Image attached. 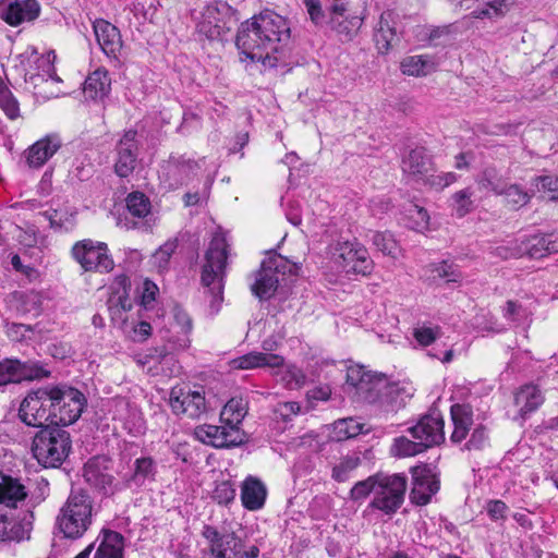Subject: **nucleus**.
Segmentation results:
<instances>
[{
  "label": "nucleus",
  "mask_w": 558,
  "mask_h": 558,
  "mask_svg": "<svg viewBox=\"0 0 558 558\" xmlns=\"http://www.w3.org/2000/svg\"><path fill=\"white\" fill-rule=\"evenodd\" d=\"M290 37L289 21L274 11L265 10L241 23L235 46L245 59L274 69L287 64L286 46Z\"/></svg>",
  "instance_id": "obj_1"
},
{
  "label": "nucleus",
  "mask_w": 558,
  "mask_h": 558,
  "mask_svg": "<svg viewBox=\"0 0 558 558\" xmlns=\"http://www.w3.org/2000/svg\"><path fill=\"white\" fill-rule=\"evenodd\" d=\"M228 243L226 236L216 233L205 252V263L202 267L201 281L209 298L210 314L219 312L223 301V277L228 258Z\"/></svg>",
  "instance_id": "obj_2"
},
{
  "label": "nucleus",
  "mask_w": 558,
  "mask_h": 558,
  "mask_svg": "<svg viewBox=\"0 0 558 558\" xmlns=\"http://www.w3.org/2000/svg\"><path fill=\"white\" fill-rule=\"evenodd\" d=\"M93 522V499L83 488H72L57 517V526L65 538L78 539Z\"/></svg>",
  "instance_id": "obj_3"
},
{
  "label": "nucleus",
  "mask_w": 558,
  "mask_h": 558,
  "mask_svg": "<svg viewBox=\"0 0 558 558\" xmlns=\"http://www.w3.org/2000/svg\"><path fill=\"white\" fill-rule=\"evenodd\" d=\"M32 451L40 465L58 469L72 451L71 435L62 426H41L33 438Z\"/></svg>",
  "instance_id": "obj_4"
},
{
  "label": "nucleus",
  "mask_w": 558,
  "mask_h": 558,
  "mask_svg": "<svg viewBox=\"0 0 558 558\" xmlns=\"http://www.w3.org/2000/svg\"><path fill=\"white\" fill-rule=\"evenodd\" d=\"M201 535L207 542L202 550L203 558H258L259 548L256 545L244 550L243 539L234 532L215 525L204 524Z\"/></svg>",
  "instance_id": "obj_5"
},
{
  "label": "nucleus",
  "mask_w": 558,
  "mask_h": 558,
  "mask_svg": "<svg viewBox=\"0 0 558 558\" xmlns=\"http://www.w3.org/2000/svg\"><path fill=\"white\" fill-rule=\"evenodd\" d=\"M54 385H46L27 392L19 407L17 416L25 425L41 428L54 425Z\"/></svg>",
  "instance_id": "obj_6"
},
{
  "label": "nucleus",
  "mask_w": 558,
  "mask_h": 558,
  "mask_svg": "<svg viewBox=\"0 0 558 558\" xmlns=\"http://www.w3.org/2000/svg\"><path fill=\"white\" fill-rule=\"evenodd\" d=\"M299 266L290 263L286 257L269 252L256 272L255 281L251 286L252 293L260 301L269 300L277 291L280 276L296 275Z\"/></svg>",
  "instance_id": "obj_7"
},
{
  "label": "nucleus",
  "mask_w": 558,
  "mask_h": 558,
  "mask_svg": "<svg viewBox=\"0 0 558 558\" xmlns=\"http://www.w3.org/2000/svg\"><path fill=\"white\" fill-rule=\"evenodd\" d=\"M408 477L404 474H385L378 472L375 495L368 508L378 510L388 517L398 512L404 502Z\"/></svg>",
  "instance_id": "obj_8"
},
{
  "label": "nucleus",
  "mask_w": 558,
  "mask_h": 558,
  "mask_svg": "<svg viewBox=\"0 0 558 558\" xmlns=\"http://www.w3.org/2000/svg\"><path fill=\"white\" fill-rule=\"evenodd\" d=\"M236 22V11L227 2H219L205 8L196 29L209 40L223 41Z\"/></svg>",
  "instance_id": "obj_9"
},
{
  "label": "nucleus",
  "mask_w": 558,
  "mask_h": 558,
  "mask_svg": "<svg viewBox=\"0 0 558 558\" xmlns=\"http://www.w3.org/2000/svg\"><path fill=\"white\" fill-rule=\"evenodd\" d=\"M108 252V245L105 242L92 239L77 241L71 248L73 259L86 272L107 274L113 270L114 262Z\"/></svg>",
  "instance_id": "obj_10"
},
{
  "label": "nucleus",
  "mask_w": 558,
  "mask_h": 558,
  "mask_svg": "<svg viewBox=\"0 0 558 558\" xmlns=\"http://www.w3.org/2000/svg\"><path fill=\"white\" fill-rule=\"evenodd\" d=\"M56 417L54 425L68 426L75 423L87 405L85 395L66 384L54 385Z\"/></svg>",
  "instance_id": "obj_11"
},
{
  "label": "nucleus",
  "mask_w": 558,
  "mask_h": 558,
  "mask_svg": "<svg viewBox=\"0 0 558 558\" xmlns=\"http://www.w3.org/2000/svg\"><path fill=\"white\" fill-rule=\"evenodd\" d=\"M410 473L412 477L410 500L415 506H426L440 488V480L436 466L422 463L412 466Z\"/></svg>",
  "instance_id": "obj_12"
},
{
  "label": "nucleus",
  "mask_w": 558,
  "mask_h": 558,
  "mask_svg": "<svg viewBox=\"0 0 558 558\" xmlns=\"http://www.w3.org/2000/svg\"><path fill=\"white\" fill-rule=\"evenodd\" d=\"M196 438L215 448H233L247 442L248 437L241 428L223 423L221 426L203 424L195 428Z\"/></svg>",
  "instance_id": "obj_13"
},
{
  "label": "nucleus",
  "mask_w": 558,
  "mask_h": 558,
  "mask_svg": "<svg viewBox=\"0 0 558 558\" xmlns=\"http://www.w3.org/2000/svg\"><path fill=\"white\" fill-rule=\"evenodd\" d=\"M137 135L136 130H126L114 146L116 161L113 169L114 173L120 178L130 177L136 168L140 155Z\"/></svg>",
  "instance_id": "obj_14"
},
{
  "label": "nucleus",
  "mask_w": 558,
  "mask_h": 558,
  "mask_svg": "<svg viewBox=\"0 0 558 558\" xmlns=\"http://www.w3.org/2000/svg\"><path fill=\"white\" fill-rule=\"evenodd\" d=\"M445 422L441 414L434 410L421 416L417 423L408 428L411 436L424 445V449L445 441Z\"/></svg>",
  "instance_id": "obj_15"
},
{
  "label": "nucleus",
  "mask_w": 558,
  "mask_h": 558,
  "mask_svg": "<svg viewBox=\"0 0 558 558\" xmlns=\"http://www.w3.org/2000/svg\"><path fill=\"white\" fill-rule=\"evenodd\" d=\"M37 0H0V20L12 27L34 22L40 15Z\"/></svg>",
  "instance_id": "obj_16"
},
{
  "label": "nucleus",
  "mask_w": 558,
  "mask_h": 558,
  "mask_svg": "<svg viewBox=\"0 0 558 558\" xmlns=\"http://www.w3.org/2000/svg\"><path fill=\"white\" fill-rule=\"evenodd\" d=\"M384 385V377L372 374L363 366H351L347 371V386L364 402L375 403L378 389Z\"/></svg>",
  "instance_id": "obj_17"
},
{
  "label": "nucleus",
  "mask_w": 558,
  "mask_h": 558,
  "mask_svg": "<svg viewBox=\"0 0 558 558\" xmlns=\"http://www.w3.org/2000/svg\"><path fill=\"white\" fill-rule=\"evenodd\" d=\"M555 253H558V233H534L522 236L517 253H512L511 256L539 259Z\"/></svg>",
  "instance_id": "obj_18"
},
{
  "label": "nucleus",
  "mask_w": 558,
  "mask_h": 558,
  "mask_svg": "<svg viewBox=\"0 0 558 558\" xmlns=\"http://www.w3.org/2000/svg\"><path fill=\"white\" fill-rule=\"evenodd\" d=\"M362 24L363 17L347 14L344 3H333L328 8L325 26L335 32L341 40H351L357 34Z\"/></svg>",
  "instance_id": "obj_19"
},
{
  "label": "nucleus",
  "mask_w": 558,
  "mask_h": 558,
  "mask_svg": "<svg viewBox=\"0 0 558 558\" xmlns=\"http://www.w3.org/2000/svg\"><path fill=\"white\" fill-rule=\"evenodd\" d=\"M376 392L375 403H379L386 412H397L413 397L414 388L404 381L388 383L384 377V385Z\"/></svg>",
  "instance_id": "obj_20"
},
{
  "label": "nucleus",
  "mask_w": 558,
  "mask_h": 558,
  "mask_svg": "<svg viewBox=\"0 0 558 558\" xmlns=\"http://www.w3.org/2000/svg\"><path fill=\"white\" fill-rule=\"evenodd\" d=\"M110 463V458L95 456L85 463L83 469L85 481L106 495L109 493L113 494L112 485L114 477L109 473Z\"/></svg>",
  "instance_id": "obj_21"
},
{
  "label": "nucleus",
  "mask_w": 558,
  "mask_h": 558,
  "mask_svg": "<svg viewBox=\"0 0 558 558\" xmlns=\"http://www.w3.org/2000/svg\"><path fill=\"white\" fill-rule=\"evenodd\" d=\"M170 405L174 414H185L191 418H197L206 412L205 396L201 391H183L182 388H173L170 392Z\"/></svg>",
  "instance_id": "obj_22"
},
{
  "label": "nucleus",
  "mask_w": 558,
  "mask_h": 558,
  "mask_svg": "<svg viewBox=\"0 0 558 558\" xmlns=\"http://www.w3.org/2000/svg\"><path fill=\"white\" fill-rule=\"evenodd\" d=\"M93 29L102 52L112 59H118L122 49V38L118 27L104 19H97L93 23Z\"/></svg>",
  "instance_id": "obj_23"
},
{
  "label": "nucleus",
  "mask_w": 558,
  "mask_h": 558,
  "mask_svg": "<svg viewBox=\"0 0 558 558\" xmlns=\"http://www.w3.org/2000/svg\"><path fill=\"white\" fill-rule=\"evenodd\" d=\"M61 147V140L58 135H47L35 142L23 154L25 162L29 168L43 167Z\"/></svg>",
  "instance_id": "obj_24"
},
{
  "label": "nucleus",
  "mask_w": 558,
  "mask_h": 558,
  "mask_svg": "<svg viewBox=\"0 0 558 558\" xmlns=\"http://www.w3.org/2000/svg\"><path fill=\"white\" fill-rule=\"evenodd\" d=\"M401 168L405 175L421 182L428 172L434 171V162L424 147H415L402 158Z\"/></svg>",
  "instance_id": "obj_25"
},
{
  "label": "nucleus",
  "mask_w": 558,
  "mask_h": 558,
  "mask_svg": "<svg viewBox=\"0 0 558 558\" xmlns=\"http://www.w3.org/2000/svg\"><path fill=\"white\" fill-rule=\"evenodd\" d=\"M398 15L392 10H386L380 14L374 31V41L378 53H387L395 41H398L396 22Z\"/></svg>",
  "instance_id": "obj_26"
},
{
  "label": "nucleus",
  "mask_w": 558,
  "mask_h": 558,
  "mask_svg": "<svg viewBox=\"0 0 558 558\" xmlns=\"http://www.w3.org/2000/svg\"><path fill=\"white\" fill-rule=\"evenodd\" d=\"M544 402V396L536 385L527 384L522 386L514 395V404L519 408L518 416L525 421Z\"/></svg>",
  "instance_id": "obj_27"
},
{
  "label": "nucleus",
  "mask_w": 558,
  "mask_h": 558,
  "mask_svg": "<svg viewBox=\"0 0 558 558\" xmlns=\"http://www.w3.org/2000/svg\"><path fill=\"white\" fill-rule=\"evenodd\" d=\"M267 497L265 484L257 477L248 475L241 485V501L245 509L256 511L264 507Z\"/></svg>",
  "instance_id": "obj_28"
},
{
  "label": "nucleus",
  "mask_w": 558,
  "mask_h": 558,
  "mask_svg": "<svg viewBox=\"0 0 558 558\" xmlns=\"http://www.w3.org/2000/svg\"><path fill=\"white\" fill-rule=\"evenodd\" d=\"M157 475V462L150 456L135 459L132 473L124 478L125 486L129 488H140L147 482H154Z\"/></svg>",
  "instance_id": "obj_29"
},
{
  "label": "nucleus",
  "mask_w": 558,
  "mask_h": 558,
  "mask_svg": "<svg viewBox=\"0 0 558 558\" xmlns=\"http://www.w3.org/2000/svg\"><path fill=\"white\" fill-rule=\"evenodd\" d=\"M31 530V522L17 520L0 509V541L21 542L29 537Z\"/></svg>",
  "instance_id": "obj_30"
},
{
  "label": "nucleus",
  "mask_w": 558,
  "mask_h": 558,
  "mask_svg": "<svg viewBox=\"0 0 558 558\" xmlns=\"http://www.w3.org/2000/svg\"><path fill=\"white\" fill-rule=\"evenodd\" d=\"M26 497V488L20 478L0 471V504L9 508H16L17 504Z\"/></svg>",
  "instance_id": "obj_31"
},
{
  "label": "nucleus",
  "mask_w": 558,
  "mask_h": 558,
  "mask_svg": "<svg viewBox=\"0 0 558 558\" xmlns=\"http://www.w3.org/2000/svg\"><path fill=\"white\" fill-rule=\"evenodd\" d=\"M111 89V80L106 69L99 68L92 72L84 82L86 99L98 100L107 97Z\"/></svg>",
  "instance_id": "obj_32"
},
{
  "label": "nucleus",
  "mask_w": 558,
  "mask_h": 558,
  "mask_svg": "<svg viewBox=\"0 0 558 558\" xmlns=\"http://www.w3.org/2000/svg\"><path fill=\"white\" fill-rule=\"evenodd\" d=\"M169 171L179 185L187 184L197 173V161L185 156L171 155L168 160Z\"/></svg>",
  "instance_id": "obj_33"
},
{
  "label": "nucleus",
  "mask_w": 558,
  "mask_h": 558,
  "mask_svg": "<svg viewBox=\"0 0 558 558\" xmlns=\"http://www.w3.org/2000/svg\"><path fill=\"white\" fill-rule=\"evenodd\" d=\"M102 539L94 558H124V536L112 530H102Z\"/></svg>",
  "instance_id": "obj_34"
},
{
  "label": "nucleus",
  "mask_w": 558,
  "mask_h": 558,
  "mask_svg": "<svg viewBox=\"0 0 558 558\" xmlns=\"http://www.w3.org/2000/svg\"><path fill=\"white\" fill-rule=\"evenodd\" d=\"M233 367L240 369H250L262 366L278 367L283 364V357L278 354L250 352L233 360Z\"/></svg>",
  "instance_id": "obj_35"
},
{
  "label": "nucleus",
  "mask_w": 558,
  "mask_h": 558,
  "mask_svg": "<svg viewBox=\"0 0 558 558\" xmlns=\"http://www.w3.org/2000/svg\"><path fill=\"white\" fill-rule=\"evenodd\" d=\"M477 183L481 189L499 195L508 184L507 179L495 165H487L478 175Z\"/></svg>",
  "instance_id": "obj_36"
},
{
  "label": "nucleus",
  "mask_w": 558,
  "mask_h": 558,
  "mask_svg": "<svg viewBox=\"0 0 558 558\" xmlns=\"http://www.w3.org/2000/svg\"><path fill=\"white\" fill-rule=\"evenodd\" d=\"M402 72L412 76H425L435 71L436 64L428 56H411L401 62Z\"/></svg>",
  "instance_id": "obj_37"
},
{
  "label": "nucleus",
  "mask_w": 558,
  "mask_h": 558,
  "mask_svg": "<svg viewBox=\"0 0 558 558\" xmlns=\"http://www.w3.org/2000/svg\"><path fill=\"white\" fill-rule=\"evenodd\" d=\"M247 413L246 402L243 399L229 400L221 413L220 421L229 424L233 428H240V425Z\"/></svg>",
  "instance_id": "obj_38"
},
{
  "label": "nucleus",
  "mask_w": 558,
  "mask_h": 558,
  "mask_svg": "<svg viewBox=\"0 0 558 558\" xmlns=\"http://www.w3.org/2000/svg\"><path fill=\"white\" fill-rule=\"evenodd\" d=\"M499 195L504 197L505 205L513 210L525 206L532 197V194L517 183H508Z\"/></svg>",
  "instance_id": "obj_39"
},
{
  "label": "nucleus",
  "mask_w": 558,
  "mask_h": 558,
  "mask_svg": "<svg viewBox=\"0 0 558 558\" xmlns=\"http://www.w3.org/2000/svg\"><path fill=\"white\" fill-rule=\"evenodd\" d=\"M44 217L49 221L50 227L56 231H72L76 223V213H69L68 210L61 209H49L46 210Z\"/></svg>",
  "instance_id": "obj_40"
},
{
  "label": "nucleus",
  "mask_w": 558,
  "mask_h": 558,
  "mask_svg": "<svg viewBox=\"0 0 558 558\" xmlns=\"http://www.w3.org/2000/svg\"><path fill=\"white\" fill-rule=\"evenodd\" d=\"M51 372L45 367L40 361L19 360V379L22 381H33L50 377Z\"/></svg>",
  "instance_id": "obj_41"
},
{
  "label": "nucleus",
  "mask_w": 558,
  "mask_h": 558,
  "mask_svg": "<svg viewBox=\"0 0 558 558\" xmlns=\"http://www.w3.org/2000/svg\"><path fill=\"white\" fill-rule=\"evenodd\" d=\"M0 108L8 119L15 120L20 117V102L11 89L0 77Z\"/></svg>",
  "instance_id": "obj_42"
},
{
  "label": "nucleus",
  "mask_w": 558,
  "mask_h": 558,
  "mask_svg": "<svg viewBox=\"0 0 558 558\" xmlns=\"http://www.w3.org/2000/svg\"><path fill=\"white\" fill-rule=\"evenodd\" d=\"M362 460L357 454L347 456L332 468L331 477L338 483L347 482L351 473L361 464Z\"/></svg>",
  "instance_id": "obj_43"
},
{
  "label": "nucleus",
  "mask_w": 558,
  "mask_h": 558,
  "mask_svg": "<svg viewBox=\"0 0 558 558\" xmlns=\"http://www.w3.org/2000/svg\"><path fill=\"white\" fill-rule=\"evenodd\" d=\"M126 208L136 218H144L150 213V201L142 192H132L126 197Z\"/></svg>",
  "instance_id": "obj_44"
},
{
  "label": "nucleus",
  "mask_w": 558,
  "mask_h": 558,
  "mask_svg": "<svg viewBox=\"0 0 558 558\" xmlns=\"http://www.w3.org/2000/svg\"><path fill=\"white\" fill-rule=\"evenodd\" d=\"M424 445L418 440L413 441L405 436L395 438L391 446V453L396 457H412L424 452Z\"/></svg>",
  "instance_id": "obj_45"
},
{
  "label": "nucleus",
  "mask_w": 558,
  "mask_h": 558,
  "mask_svg": "<svg viewBox=\"0 0 558 558\" xmlns=\"http://www.w3.org/2000/svg\"><path fill=\"white\" fill-rule=\"evenodd\" d=\"M373 245L384 255L395 256L398 251L393 234L388 231H373L371 235Z\"/></svg>",
  "instance_id": "obj_46"
},
{
  "label": "nucleus",
  "mask_w": 558,
  "mask_h": 558,
  "mask_svg": "<svg viewBox=\"0 0 558 558\" xmlns=\"http://www.w3.org/2000/svg\"><path fill=\"white\" fill-rule=\"evenodd\" d=\"M432 272L435 274V277L446 282H459L462 279V272L458 265L449 260H442L432 265Z\"/></svg>",
  "instance_id": "obj_47"
},
{
  "label": "nucleus",
  "mask_w": 558,
  "mask_h": 558,
  "mask_svg": "<svg viewBox=\"0 0 558 558\" xmlns=\"http://www.w3.org/2000/svg\"><path fill=\"white\" fill-rule=\"evenodd\" d=\"M377 480L378 472L363 481L356 482L350 490V499L353 501H362L372 493L375 495Z\"/></svg>",
  "instance_id": "obj_48"
},
{
  "label": "nucleus",
  "mask_w": 558,
  "mask_h": 558,
  "mask_svg": "<svg viewBox=\"0 0 558 558\" xmlns=\"http://www.w3.org/2000/svg\"><path fill=\"white\" fill-rule=\"evenodd\" d=\"M10 384H20L17 359H3L0 361V387Z\"/></svg>",
  "instance_id": "obj_49"
},
{
  "label": "nucleus",
  "mask_w": 558,
  "mask_h": 558,
  "mask_svg": "<svg viewBox=\"0 0 558 558\" xmlns=\"http://www.w3.org/2000/svg\"><path fill=\"white\" fill-rule=\"evenodd\" d=\"M453 426L471 428L473 424V411L470 404L454 403L450 409Z\"/></svg>",
  "instance_id": "obj_50"
},
{
  "label": "nucleus",
  "mask_w": 558,
  "mask_h": 558,
  "mask_svg": "<svg viewBox=\"0 0 558 558\" xmlns=\"http://www.w3.org/2000/svg\"><path fill=\"white\" fill-rule=\"evenodd\" d=\"M472 195L473 192L470 189H463L452 195L453 208L458 217H464L473 210Z\"/></svg>",
  "instance_id": "obj_51"
},
{
  "label": "nucleus",
  "mask_w": 558,
  "mask_h": 558,
  "mask_svg": "<svg viewBox=\"0 0 558 558\" xmlns=\"http://www.w3.org/2000/svg\"><path fill=\"white\" fill-rule=\"evenodd\" d=\"M441 328L439 326H420L414 328L413 337L422 347L430 345L441 336Z\"/></svg>",
  "instance_id": "obj_52"
},
{
  "label": "nucleus",
  "mask_w": 558,
  "mask_h": 558,
  "mask_svg": "<svg viewBox=\"0 0 558 558\" xmlns=\"http://www.w3.org/2000/svg\"><path fill=\"white\" fill-rule=\"evenodd\" d=\"M457 180V174L453 172H442L439 174L435 173V170L428 172L426 177H424L421 182L425 185H428L435 190H442Z\"/></svg>",
  "instance_id": "obj_53"
},
{
  "label": "nucleus",
  "mask_w": 558,
  "mask_h": 558,
  "mask_svg": "<svg viewBox=\"0 0 558 558\" xmlns=\"http://www.w3.org/2000/svg\"><path fill=\"white\" fill-rule=\"evenodd\" d=\"M361 251H367L357 242H344L340 247L339 257L342 259V268L347 272V267H350L355 259H359Z\"/></svg>",
  "instance_id": "obj_54"
},
{
  "label": "nucleus",
  "mask_w": 558,
  "mask_h": 558,
  "mask_svg": "<svg viewBox=\"0 0 558 558\" xmlns=\"http://www.w3.org/2000/svg\"><path fill=\"white\" fill-rule=\"evenodd\" d=\"M311 22L317 27H325L328 10L324 11L320 0H303Z\"/></svg>",
  "instance_id": "obj_55"
},
{
  "label": "nucleus",
  "mask_w": 558,
  "mask_h": 558,
  "mask_svg": "<svg viewBox=\"0 0 558 558\" xmlns=\"http://www.w3.org/2000/svg\"><path fill=\"white\" fill-rule=\"evenodd\" d=\"M362 432V425L354 418H344L336 423V433L338 440L349 439L357 436Z\"/></svg>",
  "instance_id": "obj_56"
},
{
  "label": "nucleus",
  "mask_w": 558,
  "mask_h": 558,
  "mask_svg": "<svg viewBox=\"0 0 558 558\" xmlns=\"http://www.w3.org/2000/svg\"><path fill=\"white\" fill-rule=\"evenodd\" d=\"M236 490L233 484L229 481H223L216 486L213 493V499L219 505L227 506L234 500Z\"/></svg>",
  "instance_id": "obj_57"
},
{
  "label": "nucleus",
  "mask_w": 558,
  "mask_h": 558,
  "mask_svg": "<svg viewBox=\"0 0 558 558\" xmlns=\"http://www.w3.org/2000/svg\"><path fill=\"white\" fill-rule=\"evenodd\" d=\"M488 445V430L485 426L478 425L471 434L470 439L465 442L464 448L471 450H483Z\"/></svg>",
  "instance_id": "obj_58"
},
{
  "label": "nucleus",
  "mask_w": 558,
  "mask_h": 558,
  "mask_svg": "<svg viewBox=\"0 0 558 558\" xmlns=\"http://www.w3.org/2000/svg\"><path fill=\"white\" fill-rule=\"evenodd\" d=\"M534 185L538 192H550V199L558 201V178L554 175L535 177Z\"/></svg>",
  "instance_id": "obj_59"
},
{
  "label": "nucleus",
  "mask_w": 558,
  "mask_h": 558,
  "mask_svg": "<svg viewBox=\"0 0 558 558\" xmlns=\"http://www.w3.org/2000/svg\"><path fill=\"white\" fill-rule=\"evenodd\" d=\"M175 320L181 326L183 337L179 339V342L174 348L181 350L187 349L191 343L189 339V333L192 331L193 328L192 319L185 312L179 311L175 314Z\"/></svg>",
  "instance_id": "obj_60"
},
{
  "label": "nucleus",
  "mask_w": 558,
  "mask_h": 558,
  "mask_svg": "<svg viewBox=\"0 0 558 558\" xmlns=\"http://www.w3.org/2000/svg\"><path fill=\"white\" fill-rule=\"evenodd\" d=\"M373 268L374 263L371 259L368 252L361 251L359 259H355V262L350 265V267H347V274L366 276L373 271Z\"/></svg>",
  "instance_id": "obj_61"
},
{
  "label": "nucleus",
  "mask_w": 558,
  "mask_h": 558,
  "mask_svg": "<svg viewBox=\"0 0 558 558\" xmlns=\"http://www.w3.org/2000/svg\"><path fill=\"white\" fill-rule=\"evenodd\" d=\"M123 410L128 412V416L124 417L120 414V418L124 421V427L132 430L133 428H140L142 425V412L140 409L128 401L121 403Z\"/></svg>",
  "instance_id": "obj_62"
},
{
  "label": "nucleus",
  "mask_w": 558,
  "mask_h": 558,
  "mask_svg": "<svg viewBox=\"0 0 558 558\" xmlns=\"http://www.w3.org/2000/svg\"><path fill=\"white\" fill-rule=\"evenodd\" d=\"M119 304L121 301L117 295L109 296L107 305L110 318L116 326L123 328L128 324V315L119 307Z\"/></svg>",
  "instance_id": "obj_63"
},
{
  "label": "nucleus",
  "mask_w": 558,
  "mask_h": 558,
  "mask_svg": "<svg viewBox=\"0 0 558 558\" xmlns=\"http://www.w3.org/2000/svg\"><path fill=\"white\" fill-rule=\"evenodd\" d=\"M178 247V241L177 240H170L167 241L163 245H161L156 253L154 254V258L156 263L158 264V267H165L172 254L175 252Z\"/></svg>",
  "instance_id": "obj_64"
}]
</instances>
